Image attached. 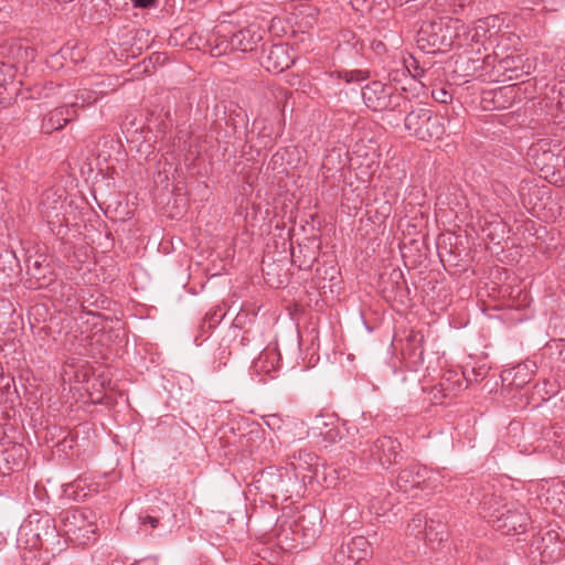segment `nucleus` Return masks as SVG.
<instances>
[{"instance_id":"1a4fd4ad","label":"nucleus","mask_w":565,"mask_h":565,"mask_svg":"<svg viewBox=\"0 0 565 565\" xmlns=\"http://www.w3.org/2000/svg\"><path fill=\"white\" fill-rule=\"evenodd\" d=\"M22 535H31L32 540L29 542L31 548H38L43 545V542L55 539V525L47 515L30 516V519L21 526L20 533Z\"/></svg>"},{"instance_id":"f03ea898","label":"nucleus","mask_w":565,"mask_h":565,"mask_svg":"<svg viewBox=\"0 0 565 565\" xmlns=\"http://www.w3.org/2000/svg\"><path fill=\"white\" fill-rule=\"evenodd\" d=\"M362 97L367 108L373 111L401 110L408 104L407 97L398 92L392 83L374 81L362 89Z\"/></svg>"},{"instance_id":"ddd939ff","label":"nucleus","mask_w":565,"mask_h":565,"mask_svg":"<svg viewBox=\"0 0 565 565\" xmlns=\"http://www.w3.org/2000/svg\"><path fill=\"white\" fill-rule=\"evenodd\" d=\"M494 22V17L478 20L473 26L469 28L466 32L467 40L476 44H481L484 49H487V44L492 45L491 39L497 34Z\"/></svg>"},{"instance_id":"dca6fc26","label":"nucleus","mask_w":565,"mask_h":565,"mask_svg":"<svg viewBox=\"0 0 565 565\" xmlns=\"http://www.w3.org/2000/svg\"><path fill=\"white\" fill-rule=\"evenodd\" d=\"M75 117L76 111L72 108L71 105L55 108L44 117L42 122V129L45 132L60 130Z\"/></svg>"},{"instance_id":"f8f14e48","label":"nucleus","mask_w":565,"mask_h":565,"mask_svg":"<svg viewBox=\"0 0 565 565\" xmlns=\"http://www.w3.org/2000/svg\"><path fill=\"white\" fill-rule=\"evenodd\" d=\"M24 462L25 449L22 445H12L8 448L0 446V476L22 469Z\"/></svg>"},{"instance_id":"393cba45","label":"nucleus","mask_w":565,"mask_h":565,"mask_svg":"<svg viewBox=\"0 0 565 565\" xmlns=\"http://www.w3.org/2000/svg\"><path fill=\"white\" fill-rule=\"evenodd\" d=\"M405 67L414 78H418L424 75V70L418 65V62L412 56L409 57L408 61H405Z\"/></svg>"},{"instance_id":"c756f323","label":"nucleus","mask_w":565,"mask_h":565,"mask_svg":"<svg viewBox=\"0 0 565 565\" xmlns=\"http://www.w3.org/2000/svg\"><path fill=\"white\" fill-rule=\"evenodd\" d=\"M315 427L316 429H320L321 428V425L326 426L327 423L323 422V418L322 417H317L316 420H315Z\"/></svg>"},{"instance_id":"b1692460","label":"nucleus","mask_w":565,"mask_h":565,"mask_svg":"<svg viewBox=\"0 0 565 565\" xmlns=\"http://www.w3.org/2000/svg\"><path fill=\"white\" fill-rule=\"evenodd\" d=\"M216 44L211 47L212 56H222L226 54L228 51H232L231 47H226V44L230 42L225 36H217Z\"/></svg>"},{"instance_id":"f257e3e1","label":"nucleus","mask_w":565,"mask_h":565,"mask_svg":"<svg viewBox=\"0 0 565 565\" xmlns=\"http://www.w3.org/2000/svg\"><path fill=\"white\" fill-rule=\"evenodd\" d=\"M473 495L480 504V513L495 530L508 535L526 531L531 518L522 505L502 503L503 499L492 488L486 489L481 497L479 492Z\"/></svg>"},{"instance_id":"f3484780","label":"nucleus","mask_w":565,"mask_h":565,"mask_svg":"<svg viewBox=\"0 0 565 565\" xmlns=\"http://www.w3.org/2000/svg\"><path fill=\"white\" fill-rule=\"evenodd\" d=\"M434 531V521L427 522L422 514L415 515L406 526V536L414 537L416 541L428 540L434 546V540L430 534Z\"/></svg>"},{"instance_id":"20e7f679","label":"nucleus","mask_w":565,"mask_h":565,"mask_svg":"<svg viewBox=\"0 0 565 565\" xmlns=\"http://www.w3.org/2000/svg\"><path fill=\"white\" fill-rule=\"evenodd\" d=\"M445 119L427 108H417L405 117V128L420 140L440 139L445 134Z\"/></svg>"},{"instance_id":"6e6552de","label":"nucleus","mask_w":565,"mask_h":565,"mask_svg":"<svg viewBox=\"0 0 565 565\" xmlns=\"http://www.w3.org/2000/svg\"><path fill=\"white\" fill-rule=\"evenodd\" d=\"M363 452H367L370 459L377 462L383 468H388L397 462V458L401 452V444L397 439L390 436H383L373 441L369 446V449H364Z\"/></svg>"},{"instance_id":"4be33fe9","label":"nucleus","mask_w":565,"mask_h":565,"mask_svg":"<svg viewBox=\"0 0 565 565\" xmlns=\"http://www.w3.org/2000/svg\"><path fill=\"white\" fill-rule=\"evenodd\" d=\"M430 536L434 540V546L428 542V540H423V542L425 543V545L429 546L431 550H435L447 537V532L444 530V525L440 523L434 522V531L430 534Z\"/></svg>"},{"instance_id":"c85d7f7f","label":"nucleus","mask_w":565,"mask_h":565,"mask_svg":"<svg viewBox=\"0 0 565 565\" xmlns=\"http://www.w3.org/2000/svg\"><path fill=\"white\" fill-rule=\"evenodd\" d=\"M407 339L409 341H414V342H422L423 341V335L419 334V333H413Z\"/></svg>"},{"instance_id":"423d86ee","label":"nucleus","mask_w":565,"mask_h":565,"mask_svg":"<svg viewBox=\"0 0 565 565\" xmlns=\"http://www.w3.org/2000/svg\"><path fill=\"white\" fill-rule=\"evenodd\" d=\"M93 512L89 510H70L65 513L64 525L67 535L87 544L96 532V525L90 520Z\"/></svg>"},{"instance_id":"a878e982","label":"nucleus","mask_w":565,"mask_h":565,"mask_svg":"<svg viewBox=\"0 0 565 565\" xmlns=\"http://www.w3.org/2000/svg\"><path fill=\"white\" fill-rule=\"evenodd\" d=\"M139 519L142 524H149L152 529H156L159 525V519L156 516L145 515Z\"/></svg>"},{"instance_id":"5701e85b","label":"nucleus","mask_w":565,"mask_h":565,"mask_svg":"<svg viewBox=\"0 0 565 565\" xmlns=\"http://www.w3.org/2000/svg\"><path fill=\"white\" fill-rule=\"evenodd\" d=\"M87 397L90 404H110V398L107 396L106 391H84L81 397Z\"/></svg>"},{"instance_id":"4468645a","label":"nucleus","mask_w":565,"mask_h":565,"mask_svg":"<svg viewBox=\"0 0 565 565\" xmlns=\"http://www.w3.org/2000/svg\"><path fill=\"white\" fill-rule=\"evenodd\" d=\"M497 68L508 81H513L521 78L523 75H529L532 65L525 63L522 55H508L499 61Z\"/></svg>"},{"instance_id":"0eeeda50","label":"nucleus","mask_w":565,"mask_h":565,"mask_svg":"<svg viewBox=\"0 0 565 565\" xmlns=\"http://www.w3.org/2000/svg\"><path fill=\"white\" fill-rule=\"evenodd\" d=\"M371 554V545L366 537L355 536L342 544L334 554L337 565H365Z\"/></svg>"},{"instance_id":"412c9836","label":"nucleus","mask_w":565,"mask_h":565,"mask_svg":"<svg viewBox=\"0 0 565 565\" xmlns=\"http://www.w3.org/2000/svg\"><path fill=\"white\" fill-rule=\"evenodd\" d=\"M40 204L42 206V212L50 216L52 212L57 211L63 206L62 195H57L52 191H46L42 194Z\"/></svg>"},{"instance_id":"2eb2a0df","label":"nucleus","mask_w":565,"mask_h":565,"mask_svg":"<svg viewBox=\"0 0 565 565\" xmlns=\"http://www.w3.org/2000/svg\"><path fill=\"white\" fill-rule=\"evenodd\" d=\"M533 370L529 364H519L504 370L501 374L502 385L508 388H524L533 379Z\"/></svg>"},{"instance_id":"39448f33","label":"nucleus","mask_w":565,"mask_h":565,"mask_svg":"<svg viewBox=\"0 0 565 565\" xmlns=\"http://www.w3.org/2000/svg\"><path fill=\"white\" fill-rule=\"evenodd\" d=\"M416 42L420 50L430 52L450 45L451 36L443 19L424 21L417 32Z\"/></svg>"},{"instance_id":"6ab92c4d","label":"nucleus","mask_w":565,"mask_h":565,"mask_svg":"<svg viewBox=\"0 0 565 565\" xmlns=\"http://www.w3.org/2000/svg\"><path fill=\"white\" fill-rule=\"evenodd\" d=\"M331 77L343 79L347 84L360 83L370 77V72L365 70H337L330 73Z\"/></svg>"},{"instance_id":"aec40b11","label":"nucleus","mask_w":565,"mask_h":565,"mask_svg":"<svg viewBox=\"0 0 565 565\" xmlns=\"http://www.w3.org/2000/svg\"><path fill=\"white\" fill-rule=\"evenodd\" d=\"M275 60V72H281L290 66V58L287 55V50L282 45H274L268 54V61Z\"/></svg>"},{"instance_id":"9b49d317","label":"nucleus","mask_w":565,"mask_h":565,"mask_svg":"<svg viewBox=\"0 0 565 565\" xmlns=\"http://www.w3.org/2000/svg\"><path fill=\"white\" fill-rule=\"evenodd\" d=\"M263 35L258 26L249 25L245 29L233 33L226 47L234 51L252 52L256 49L257 44L262 41Z\"/></svg>"},{"instance_id":"9d476101","label":"nucleus","mask_w":565,"mask_h":565,"mask_svg":"<svg viewBox=\"0 0 565 565\" xmlns=\"http://www.w3.org/2000/svg\"><path fill=\"white\" fill-rule=\"evenodd\" d=\"M533 544L546 561H556L563 554L561 534L555 527L546 529Z\"/></svg>"},{"instance_id":"cd10ccee","label":"nucleus","mask_w":565,"mask_h":565,"mask_svg":"<svg viewBox=\"0 0 565 565\" xmlns=\"http://www.w3.org/2000/svg\"><path fill=\"white\" fill-rule=\"evenodd\" d=\"M449 99H451V95L446 90H440V96L437 97V100L440 103H447Z\"/></svg>"},{"instance_id":"a211bd4d","label":"nucleus","mask_w":565,"mask_h":565,"mask_svg":"<svg viewBox=\"0 0 565 565\" xmlns=\"http://www.w3.org/2000/svg\"><path fill=\"white\" fill-rule=\"evenodd\" d=\"M104 83L99 82L95 84L94 89H81L75 96V100L71 103L70 105L74 109V107H85L88 105H92L93 103L97 102L99 96L105 94V90L103 89Z\"/></svg>"},{"instance_id":"bb28decb","label":"nucleus","mask_w":565,"mask_h":565,"mask_svg":"<svg viewBox=\"0 0 565 565\" xmlns=\"http://www.w3.org/2000/svg\"><path fill=\"white\" fill-rule=\"evenodd\" d=\"M156 0H132L134 7L136 8H149L154 3Z\"/></svg>"},{"instance_id":"7ed1b4c3","label":"nucleus","mask_w":565,"mask_h":565,"mask_svg":"<svg viewBox=\"0 0 565 565\" xmlns=\"http://www.w3.org/2000/svg\"><path fill=\"white\" fill-rule=\"evenodd\" d=\"M446 476L420 463H412L398 472L396 486L402 492L415 489L436 491L444 486Z\"/></svg>"}]
</instances>
